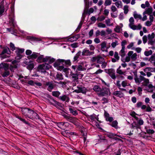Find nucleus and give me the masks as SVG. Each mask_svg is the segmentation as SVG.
<instances>
[{"instance_id":"obj_27","label":"nucleus","mask_w":155,"mask_h":155,"mask_svg":"<svg viewBox=\"0 0 155 155\" xmlns=\"http://www.w3.org/2000/svg\"><path fill=\"white\" fill-rule=\"evenodd\" d=\"M133 53V52L132 51H129L127 53V56H126L125 59V61L126 62H128L130 61V56Z\"/></svg>"},{"instance_id":"obj_22","label":"nucleus","mask_w":155,"mask_h":155,"mask_svg":"<svg viewBox=\"0 0 155 155\" xmlns=\"http://www.w3.org/2000/svg\"><path fill=\"white\" fill-rule=\"evenodd\" d=\"M114 56V58H112L111 61L113 62H115L119 60L120 57L118 55V53L117 51L115 52Z\"/></svg>"},{"instance_id":"obj_34","label":"nucleus","mask_w":155,"mask_h":155,"mask_svg":"<svg viewBox=\"0 0 155 155\" xmlns=\"http://www.w3.org/2000/svg\"><path fill=\"white\" fill-rule=\"evenodd\" d=\"M69 110L71 113L73 115L76 116L78 114V112L76 110H74L72 108H69Z\"/></svg>"},{"instance_id":"obj_61","label":"nucleus","mask_w":155,"mask_h":155,"mask_svg":"<svg viewBox=\"0 0 155 155\" xmlns=\"http://www.w3.org/2000/svg\"><path fill=\"white\" fill-rule=\"evenodd\" d=\"M114 31L117 33H119L120 31V28L119 26H117L116 28L114 29Z\"/></svg>"},{"instance_id":"obj_36","label":"nucleus","mask_w":155,"mask_h":155,"mask_svg":"<svg viewBox=\"0 0 155 155\" xmlns=\"http://www.w3.org/2000/svg\"><path fill=\"white\" fill-rule=\"evenodd\" d=\"M119 54L123 58L125 55V48H122L121 49L119 52Z\"/></svg>"},{"instance_id":"obj_63","label":"nucleus","mask_w":155,"mask_h":155,"mask_svg":"<svg viewBox=\"0 0 155 155\" xmlns=\"http://www.w3.org/2000/svg\"><path fill=\"white\" fill-rule=\"evenodd\" d=\"M104 117L105 118V119L107 118V117H108L110 116L109 113L106 110H104Z\"/></svg>"},{"instance_id":"obj_45","label":"nucleus","mask_w":155,"mask_h":155,"mask_svg":"<svg viewBox=\"0 0 155 155\" xmlns=\"http://www.w3.org/2000/svg\"><path fill=\"white\" fill-rule=\"evenodd\" d=\"M101 101H103L102 104H104L108 103L109 100L107 98L104 97L101 99Z\"/></svg>"},{"instance_id":"obj_60","label":"nucleus","mask_w":155,"mask_h":155,"mask_svg":"<svg viewBox=\"0 0 155 155\" xmlns=\"http://www.w3.org/2000/svg\"><path fill=\"white\" fill-rule=\"evenodd\" d=\"M107 121H109L110 122H112L113 120V118L112 117H109L105 119Z\"/></svg>"},{"instance_id":"obj_55","label":"nucleus","mask_w":155,"mask_h":155,"mask_svg":"<svg viewBox=\"0 0 155 155\" xmlns=\"http://www.w3.org/2000/svg\"><path fill=\"white\" fill-rule=\"evenodd\" d=\"M105 18L104 16L101 15L100 17H98L97 18V20L98 21H102L104 20L105 19Z\"/></svg>"},{"instance_id":"obj_31","label":"nucleus","mask_w":155,"mask_h":155,"mask_svg":"<svg viewBox=\"0 0 155 155\" xmlns=\"http://www.w3.org/2000/svg\"><path fill=\"white\" fill-rule=\"evenodd\" d=\"M143 71L144 72L150 71V72H155V68L147 67L145 68Z\"/></svg>"},{"instance_id":"obj_57","label":"nucleus","mask_w":155,"mask_h":155,"mask_svg":"<svg viewBox=\"0 0 155 155\" xmlns=\"http://www.w3.org/2000/svg\"><path fill=\"white\" fill-rule=\"evenodd\" d=\"M118 41H115V42H113L111 44V46L113 48H114L117 45H118Z\"/></svg>"},{"instance_id":"obj_12","label":"nucleus","mask_w":155,"mask_h":155,"mask_svg":"<svg viewBox=\"0 0 155 155\" xmlns=\"http://www.w3.org/2000/svg\"><path fill=\"white\" fill-rule=\"evenodd\" d=\"M155 36V34L153 32L151 35L148 34V44H150L152 45L154 44L155 41L153 40Z\"/></svg>"},{"instance_id":"obj_9","label":"nucleus","mask_w":155,"mask_h":155,"mask_svg":"<svg viewBox=\"0 0 155 155\" xmlns=\"http://www.w3.org/2000/svg\"><path fill=\"white\" fill-rule=\"evenodd\" d=\"M3 50L0 54L1 57L3 58H6V56L4 55L5 54H9L11 53V51L9 48L8 47H4Z\"/></svg>"},{"instance_id":"obj_32","label":"nucleus","mask_w":155,"mask_h":155,"mask_svg":"<svg viewBox=\"0 0 155 155\" xmlns=\"http://www.w3.org/2000/svg\"><path fill=\"white\" fill-rule=\"evenodd\" d=\"M61 93L58 91H53L52 92V96L59 98V96L60 95Z\"/></svg>"},{"instance_id":"obj_7","label":"nucleus","mask_w":155,"mask_h":155,"mask_svg":"<svg viewBox=\"0 0 155 155\" xmlns=\"http://www.w3.org/2000/svg\"><path fill=\"white\" fill-rule=\"evenodd\" d=\"M105 61L104 58L100 55L94 56L92 58L91 61L92 62H96L98 64H101L104 62Z\"/></svg>"},{"instance_id":"obj_17","label":"nucleus","mask_w":155,"mask_h":155,"mask_svg":"<svg viewBox=\"0 0 155 155\" xmlns=\"http://www.w3.org/2000/svg\"><path fill=\"white\" fill-rule=\"evenodd\" d=\"M80 37V35L79 34H77L74 36H72L68 39V41L73 42L77 41Z\"/></svg>"},{"instance_id":"obj_54","label":"nucleus","mask_w":155,"mask_h":155,"mask_svg":"<svg viewBox=\"0 0 155 155\" xmlns=\"http://www.w3.org/2000/svg\"><path fill=\"white\" fill-rule=\"evenodd\" d=\"M97 26L99 28H104L106 27V25L105 24L100 22L98 24Z\"/></svg>"},{"instance_id":"obj_21","label":"nucleus","mask_w":155,"mask_h":155,"mask_svg":"<svg viewBox=\"0 0 155 155\" xmlns=\"http://www.w3.org/2000/svg\"><path fill=\"white\" fill-rule=\"evenodd\" d=\"M101 89L102 88L99 85H95L93 87V90L97 93V94L100 92Z\"/></svg>"},{"instance_id":"obj_19","label":"nucleus","mask_w":155,"mask_h":155,"mask_svg":"<svg viewBox=\"0 0 155 155\" xmlns=\"http://www.w3.org/2000/svg\"><path fill=\"white\" fill-rule=\"evenodd\" d=\"M152 8L151 7H150L145 9V11L143 13V15H144L145 14H147L148 15H150L152 14Z\"/></svg>"},{"instance_id":"obj_50","label":"nucleus","mask_w":155,"mask_h":155,"mask_svg":"<svg viewBox=\"0 0 155 155\" xmlns=\"http://www.w3.org/2000/svg\"><path fill=\"white\" fill-rule=\"evenodd\" d=\"M10 46L11 50L12 51H14L16 49V48L15 46L14 45L12 42L10 43Z\"/></svg>"},{"instance_id":"obj_62","label":"nucleus","mask_w":155,"mask_h":155,"mask_svg":"<svg viewBox=\"0 0 155 155\" xmlns=\"http://www.w3.org/2000/svg\"><path fill=\"white\" fill-rule=\"evenodd\" d=\"M55 61V59L53 58H51L49 57V60L48 61V62L49 64H51L52 63L54 62Z\"/></svg>"},{"instance_id":"obj_38","label":"nucleus","mask_w":155,"mask_h":155,"mask_svg":"<svg viewBox=\"0 0 155 155\" xmlns=\"http://www.w3.org/2000/svg\"><path fill=\"white\" fill-rule=\"evenodd\" d=\"M65 118L68 121L74 123L75 122L74 119L71 117L66 116Z\"/></svg>"},{"instance_id":"obj_30","label":"nucleus","mask_w":155,"mask_h":155,"mask_svg":"<svg viewBox=\"0 0 155 155\" xmlns=\"http://www.w3.org/2000/svg\"><path fill=\"white\" fill-rule=\"evenodd\" d=\"M113 94L116 96L121 98L123 97V94L120 91H116Z\"/></svg>"},{"instance_id":"obj_26","label":"nucleus","mask_w":155,"mask_h":155,"mask_svg":"<svg viewBox=\"0 0 155 155\" xmlns=\"http://www.w3.org/2000/svg\"><path fill=\"white\" fill-rule=\"evenodd\" d=\"M130 127L131 129L135 128L137 129L138 128H140V127L138 123H137L135 121H134L133 123L131 124Z\"/></svg>"},{"instance_id":"obj_51","label":"nucleus","mask_w":155,"mask_h":155,"mask_svg":"<svg viewBox=\"0 0 155 155\" xmlns=\"http://www.w3.org/2000/svg\"><path fill=\"white\" fill-rule=\"evenodd\" d=\"M90 118L91 120H94L95 119L97 120V117L95 114H93L90 116Z\"/></svg>"},{"instance_id":"obj_49","label":"nucleus","mask_w":155,"mask_h":155,"mask_svg":"<svg viewBox=\"0 0 155 155\" xmlns=\"http://www.w3.org/2000/svg\"><path fill=\"white\" fill-rule=\"evenodd\" d=\"M111 3V0H106L104 2V5L105 6L110 5Z\"/></svg>"},{"instance_id":"obj_33","label":"nucleus","mask_w":155,"mask_h":155,"mask_svg":"<svg viewBox=\"0 0 155 155\" xmlns=\"http://www.w3.org/2000/svg\"><path fill=\"white\" fill-rule=\"evenodd\" d=\"M71 75V78L73 79L74 81L77 80L78 79V74H73L71 73L70 74Z\"/></svg>"},{"instance_id":"obj_59","label":"nucleus","mask_w":155,"mask_h":155,"mask_svg":"<svg viewBox=\"0 0 155 155\" xmlns=\"http://www.w3.org/2000/svg\"><path fill=\"white\" fill-rule=\"evenodd\" d=\"M83 70V67L81 65H77V72L78 71H82Z\"/></svg>"},{"instance_id":"obj_8","label":"nucleus","mask_w":155,"mask_h":155,"mask_svg":"<svg viewBox=\"0 0 155 155\" xmlns=\"http://www.w3.org/2000/svg\"><path fill=\"white\" fill-rule=\"evenodd\" d=\"M77 89L75 90L74 92L77 93H82L84 94H85L87 91V89L83 86H80L77 87Z\"/></svg>"},{"instance_id":"obj_10","label":"nucleus","mask_w":155,"mask_h":155,"mask_svg":"<svg viewBox=\"0 0 155 155\" xmlns=\"http://www.w3.org/2000/svg\"><path fill=\"white\" fill-rule=\"evenodd\" d=\"M47 101L50 104L52 105L57 108L59 107H62L61 104L57 101L55 100H54V101H51L50 99H48L47 100Z\"/></svg>"},{"instance_id":"obj_64","label":"nucleus","mask_w":155,"mask_h":155,"mask_svg":"<svg viewBox=\"0 0 155 155\" xmlns=\"http://www.w3.org/2000/svg\"><path fill=\"white\" fill-rule=\"evenodd\" d=\"M102 64L101 65V67L102 68H106L107 63L105 61H104V62H103L102 63H101Z\"/></svg>"},{"instance_id":"obj_48","label":"nucleus","mask_w":155,"mask_h":155,"mask_svg":"<svg viewBox=\"0 0 155 155\" xmlns=\"http://www.w3.org/2000/svg\"><path fill=\"white\" fill-rule=\"evenodd\" d=\"M129 7L128 5H125L124 7V13L125 14H127L129 11L128 10Z\"/></svg>"},{"instance_id":"obj_52","label":"nucleus","mask_w":155,"mask_h":155,"mask_svg":"<svg viewBox=\"0 0 155 155\" xmlns=\"http://www.w3.org/2000/svg\"><path fill=\"white\" fill-rule=\"evenodd\" d=\"M122 4V2L120 1H118L116 2L115 4L117 8H119L120 6Z\"/></svg>"},{"instance_id":"obj_37","label":"nucleus","mask_w":155,"mask_h":155,"mask_svg":"<svg viewBox=\"0 0 155 155\" xmlns=\"http://www.w3.org/2000/svg\"><path fill=\"white\" fill-rule=\"evenodd\" d=\"M27 65V68L29 70H32L34 67V64L32 62H29Z\"/></svg>"},{"instance_id":"obj_46","label":"nucleus","mask_w":155,"mask_h":155,"mask_svg":"<svg viewBox=\"0 0 155 155\" xmlns=\"http://www.w3.org/2000/svg\"><path fill=\"white\" fill-rule=\"evenodd\" d=\"M56 77L59 80H62L63 79V75L61 73L57 74L56 75Z\"/></svg>"},{"instance_id":"obj_13","label":"nucleus","mask_w":155,"mask_h":155,"mask_svg":"<svg viewBox=\"0 0 155 155\" xmlns=\"http://www.w3.org/2000/svg\"><path fill=\"white\" fill-rule=\"evenodd\" d=\"M107 73L112 79L114 80L116 78L115 71L114 69H108L107 70Z\"/></svg>"},{"instance_id":"obj_43","label":"nucleus","mask_w":155,"mask_h":155,"mask_svg":"<svg viewBox=\"0 0 155 155\" xmlns=\"http://www.w3.org/2000/svg\"><path fill=\"white\" fill-rule=\"evenodd\" d=\"M137 54L136 53H133L130 56L131 60L133 61H135L137 59Z\"/></svg>"},{"instance_id":"obj_29","label":"nucleus","mask_w":155,"mask_h":155,"mask_svg":"<svg viewBox=\"0 0 155 155\" xmlns=\"http://www.w3.org/2000/svg\"><path fill=\"white\" fill-rule=\"evenodd\" d=\"M106 135L109 138L112 139L113 137L114 136H117L119 137L120 136L116 134L113 133H107L106 134Z\"/></svg>"},{"instance_id":"obj_47","label":"nucleus","mask_w":155,"mask_h":155,"mask_svg":"<svg viewBox=\"0 0 155 155\" xmlns=\"http://www.w3.org/2000/svg\"><path fill=\"white\" fill-rule=\"evenodd\" d=\"M9 23L13 27L15 26V19L13 18H11L10 19Z\"/></svg>"},{"instance_id":"obj_41","label":"nucleus","mask_w":155,"mask_h":155,"mask_svg":"<svg viewBox=\"0 0 155 155\" xmlns=\"http://www.w3.org/2000/svg\"><path fill=\"white\" fill-rule=\"evenodd\" d=\"M136 115L137 114L134 111H133L130 113V116L134 117L136 120H137L138 119V118L136 116Z\"/></svg>"},{"instance_id":"obj_2","label":"nucleus","mask_w":155,"mask_h":155,"mask_svg":"<svg viewBox=\"0 0 155 155\" xmlns=\"http://www.w3.org/2000/svg\"><path fill=\"white\" fill-rule=\"evenodd\" d=\"M134 80L136 83H138L139 84L142 81H143V85H147V84L149 83V80L148 79L145 78L144 77L140 75L139 78H138L137 74L135 75Z\"/></svg>"},{"instance_id":"obj_15","label":"nucleus","mask_w":155,"mask_h":155,"mask_svg":"<svg viewBox=\"0 0 155 155\" xmlns=\"http://www.w3.org/2000/svg\"><path fill=\"white\" fill-rule=\"evenodd\" d=\"M129 26L133 30H140L141 28V26L140 24H139L137 26L134 25V24H129Z\"/></svg>"},{"instance_id":"obj_39","label":"nucleus","mask_w":155,"mask_h":155,"mask_svg":"<svg viewBox=\"0 0 155 155\" xmlns=\"http://www.w3.org/2000/svg\"><path fill=\"white\" fill-rule=\"evenodd\" d=\"M38 53L33 52L30 55V57L31 59H36L38 56Z\"/></svg>"},{"instance_id":"obj_56","label":"nucleus","mask_w":155,"mask_h":155,"mask_svg":"<svg viewBox=\"0 0 155 155\" xmlns=\"http://www.w3.org/2000/svg\"><path fill=\"white\" fill-rule=\"evenodd\" d=\"M134 16L135 19L137 18H139L140 19H142V17L141 15L137 13H134Z\"/></svg>"},{"instance_id":"obj_25","label":"nucleus","mask_w":155,"mask_h":155,"mask_svg":"<svg viewBox=\"0 0 155 155\" xmlns=\"http://www.w3.org/2000/svg\"><path fill=\"white\" fill-rule=\"evenodd\" d=\"M64 61L63 59H58L57 61L55 62V63L54 64V67L57 68L58 66H59L60 65V63H62Z\"/></svg>"},{"instance_id":"obj_24","label":"nucleus","mask_w":155,"mask_h":155,"mask_svg":"<svg viewBox=\"0 0 155 155\" xmlns=\"http://www.w3.org/2000/svg\"><path fill=\"white\" fill-rule=\"evenodd\" d=\"M101 50L103 51H107L108 48L107 47V42L105 41H103L102 42L101 45Z\"/></svg>"},{"instance_id":"obj_5","label":"nucleus","mask_w":155,"mask_h":155,"mask_svg":"<svg viewBox=\"0 0 155 155\" xmlns=\"http://www.w3.org/2000/svg\"><path fill=\"white\" fill-rule=\"evenodd\" d=\"M8 65L7 63H2L0 64V69H4L5 71L2 74L3 77H6L10 74V71L8 70Z\"/></svg>"},{"instance_id":"obj_53","label":"nucleus","mask_w":155,"mask_h":155,"mask_svg":"<svg viewBox=\"0 0 155 155\" xmlns=\"http://www.w3.org/2000/svg\"><path fill=\"white\" fill-rule=\"evenodd\" d=\"M146 130L147 133L149 134H153L155 132L152 129H146Z\"/></svg>"},{"instance_id":"obj_58","label":"nucleus","mask_w":155,"mask_h":155,"mask_svg":"<svg viewBox=\"0 0 155 155\" xmlns=\"http://www.w3.org/2000/svg\"><path fill=\"white\" fill-rule=\"evenodd\" d=\"M105 23L108 26H110L112 25V24H110V21L109 18L105 20Z\"/></svg>"},{"instance_id":"obj_11","label":"nucleus","mask_w":155,"mask_h":155,"mask_svg":"<svg viewBox=\"0 0 155 155\" xmlns=\"http://www.w3.org/2000/svg\"><path fill=\"white\" fill-rule=\"evenodd\" d=\"M146 86L145 90L147 91L148 92L153 93L154 90H155V87L153 86L151 84H147V85H143Z\"/></svg>"},{"instance_id":"obj_23","label":"nucleus","mask_w":155,"mask_h":155,"mask_svg":"<svg viewBox=\"0 0 155 155\" xmlns=\"http://www.w3.org/2000/svg\"><path fill=\"white\" fill-rule=\"evenodd\" d=\"M59 99L63 101H66L68 102L70 100L69 98L66 95H63L62 96H60L59 97Z\"/></svg>"},{"instance_id":"obj_18","label":"nucleus","mask_w":155,"mask_h":155,"mask_svg":"<svg viewBox=\"0 0 155 155\" xmlns=\"http://www.w3.org/2000/svg\"><path fill=\"white\" fill-rule=\"evenodd\" d=\"M68 124V123L65 122H60L57 123V125L58 127L61 129H65L64 126H67Z\"/></svg>"},{"instance_id":"obj_1","label":"nucleus","mask_w":155,"mask_h":155,"mask_svg":"<svg viewBox=\"0 0 155 155\" xmlns=\"http://www.w3.org/2000/svg\"><path fill=\"white\" fill-rule=\"evenodd\" d=\"M22 114L26 117L33 120H41L39 115L33 110L28 108H21Z\"/></svg>"},{"instance_id":"obj_16","label":"nucleus","mask_w":155,"mask_h":155,"mask_svg":"<svg viewBox=\"0 0 155 155\" xmlns=\"http://www.w3.org/2000/svg\"><path fill=\"white\" fill-rule=\"evenodd\" d=\"M94 11V9L93 8H91L88 9V7H86L84 9L83 14H88L90 15L91 13H93Z\"/></svg>"},{"instance_id":"obj_6","label":"nucleus","mask_w":155,"mask_h":155,"mask_svg":"<svg viewBox=\"0 0 155 155\" xmlns=\"http://www.w3.org/2000/svg\"><path fill=\"white\" fill-rule=\"evenodd\" d=\"M50 67V65L46 63L40 64L37 67V70L41 73H45L46 70H49Z\"/></svg>"},{"instance_id":"obj_28","label":"nucleus","mask_w":155,"mask_h":155,"mask_svg":"<svg viewBox=\"0 0 155 155\" xmlns=\"http://www.w3.org/2000/svg\"><path fill=\"white\" fill-rule=\"evenodd\" d=\"M81 51H79L74 57L73 58V62H77L78 61V59L79 56H80L81 54Z\"/></svg>"},{"instance_id":"obj_4","label":"nucleus","mask_w":155,"mask_h":155,"mask_svg":"<svg viewBox=\"0 0 155 155\" xmlns=\"http://www.w3.org/2000/svg\"><path fill=\"white\" fill-rule=\"evenodd\" d=\"M100 92L97 94L99 97H108L110 94V89L105 87H102Z\"/></svg>"},{"instance_id":"obj_14","label":"nucleus","mask_w":155,"mask_h":155,"mask_svg":"<svg viewBox=\"0 0 155 155\" xmlns=\"http://www.w3.org/2000/svg\"><path fill=\"white\" fill-rule=\"evenodd\" d=\"M94 52L90 51L86 48L84 49L82 52V56H90L94 54Z\"/></svg>"},{"instance_id":"obj_35","label":"nucleus","mask_w":155,"mask_h":155,"mask_svg":"<svg viewBox=\"0 0 155 155\" xmlns=\"http://www.w3.org/2000/svg\"><path fill=\"white\" fill-rule=\"evenodd\" d=\"M118 124L117 121L115 120L112 122V123L110 124V125L115 128H117L118 127Z\"/></svg>"},{"instance_id":"obj_40","label":"nucleus","mask_w":155,"mask_h":155,"mask_svg":"<svg viewBox=\"0 0 155 155\" xmlns=\"http://www.w3.org/2000/svg\"><path fill=\"white\" fill-rule=\"evenodd\" d=\"M44 55H41L38 57L36 61L37 62L41 63L43 62Z\"/></svg>"},{"instance_id":"obj_42","label":"nucleus","mask_w":155,"mask_h":155,"mask_svg":"<svg viewBox=\"0 0 155 155\" xmlns=\"http://www.w3.org/2000/svg\"><path fill=\"white\" fill-rule=\"evenodd\" d=\"M63 60L64 61L63 62H62V64H63V63H64V64H66L68 66H70L71 64V63L70 61V60H64L63 59Z\"/></svg>"},{"instance_id":"obj_44","label":"nucleus","mask_w":155,"mask_h":155,"mask_svg":"<svg viewBox=\"0 0 155 155\" xmlns=\"http://www.w3.org/2000/svg\"><path fill=\"white\" fill-rule=\"evenodd\" d=\"M153 53L152 51L150 50L148 51H145L144 52V55L146 56H148L151 55Z\"/></svg>"},{"instance_id":"obj_20","label":"nucleus","mask_w":155,"mask_h":155,"mask_svg":"<svg viewBox=\"0 0 155 155\" xmlns=\"http://www.w3.org/2000/svg\"><path fill=\"white\" fill-rule=\"evenodd\" d=\"M24 48H17L16 49V51L15 52L17 55L20 58H21V56L20 55V54L22 53L24 51Z\"/></svg>"},{"instance_id":"obj_3","label":"nucleus","mask_w":155,"mask_h":155,"mask_svg":"<svg viewBox=\"0 0 155 155\" xmlns=\"http://www.w3.org/2000/svg\"><path fill=\"white\" fill-rule=\"evenodd\" d=\"M43 85L45 87L49 92H51L56 87V85L52 81L45 82Z\"/></svg>"}]
</instances>
